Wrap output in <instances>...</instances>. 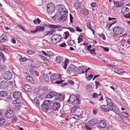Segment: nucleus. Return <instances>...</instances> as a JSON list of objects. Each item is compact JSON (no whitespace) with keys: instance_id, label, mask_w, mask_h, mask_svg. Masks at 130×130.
I'll return each mask as SVG.
<instances>
[{"instance_id":"f704fd0d","label":"nucleus","mask_w":130,"mask_h":130,"mask_svg":"<svg viewBox=\"0 0 130 130\" xmlns=\"http://www.w3.org/2000/svg\"><path fill=\"white\" fill-rule=\"evenodd\" d=\"M56 61L58 63H60L63 61V58L60 56H58L57 57Z\"/></svg>"},{"instance_id":"8fccbe9b","label":"nucleus","mask_w":130,"mask_h":130,"mask_svg":"<svg viewBox=\"0 0 130 130\" xmlns=\"http://www.w3.org/2000/svg\"><path fill=\"white\" fill-rule=\"evenodd\" d=\"M78 104H75V105L71 109V110L75 111L77 110Z\"/></svg>"},{"instance_id":"052dcab7","label":"nucleus","mask_w":130,"mask_h":130,"mask_svg":"<svg viewBox=\"0 0 130 130\" xmlns=\"http://www.w3.org/2000/svg\"><path fill=\"white\" fill-rule=\"evenodd\" d=\"M124 17L126 18H129L130 17V13H128V14L126 13L124 14Z\"/></svg>"},{"instance_id":"9b49d317","label":"nucleus","mask_w":130,"mask_h":130,"mask_svg":"<svg viewBox=\"0 0 130 130\" xmlns=\"http://www.w3.org/2000/svg\"><path fill=\"white\" fill-rule=\"evenodd\" d=\"M77 73L78 74H80L84 73V72H87L86 70V67L84 66H81L79 67L76 70Z\"/></svg>"},{"instance_id":"ea45409f","label":"nucleus","mask_w":130,"mask_h":130,"mask_svg":"<svg viewBox=\"0 0 130 130\" xmlns=\"http://www.w3.org/2000/svg\"><path fill=\"white\" fill-rule=\"evenodd\" d=\"M121 115L123 116L128 118L129 117V115L128 113L125 111L121 112Z\"/></svg>"},{"instance_id":"49530a36","label":"nucleus","mask_w":130,"mask_h":130,"mask_svg":"<svg viewBox=\"0 0 130 130\" xmlns=\"http://www.w3.org/2000/svg\"><path fill=\"white\" fill-rule=\"evenodd\" d=\"M101 92H100V94L99 95L97 93H95L93 94L92 96L93 98H96L98 97L99 96L101 95Z\"/></svg>"},{"instance_id":"6ab92c4d","label":"nucleus","mask_w":130,"mask_h":130,"mask_svg":"<svg viewBox=\"0 0 130 130\" xmlns=\"http://www.w3.org/2000/svg\"><path fill=\"white\" fill-rule=\"evenodd\" d=\"M7 83L4 81H2L0 83V88L1 89H5L7 87Z\"/></svg>"},{"instance_id":"cd10ccee","label":"nucleus","mask_w":130,"mask_h":130,"mask_svg":"<svg viewBox=\"0 0 130 130\" xmlns=\"http://www.w3.org/2000/svg\"><path fill=\"white\" fill-rule=\"evenodd\" d=\"M81 12L86 15H88L89 13L88 10L86 9H81L80 10Z\"/></svg>"},{"instance_id":"473e14b6","label":"nucleus","mask_w":130,"mask_h":130,"mask_svg":"<svg viewBox=\"0 0 130 130\" xmlns=\"http://www.w3.org/2000/svg\"><path fill=\"white\" fill-rule=\"evenodd\" d=\"M21 102L18 99H17L13 101V104H14V105L15 106L17 107L19 106L21 104Z\"/></svg>"},{"instance_id":"774afa93","label":"nucleus","mask_w":130,"mask_h":130,"mask_svg":"<svg viewBox=\"0 0 130 130\" xmlns=\"http://www.w3.org/2000/svg\"><path fill=\"white\" fill-rule=\"evenodd\" d=\"M64 82L63 80H60L55 82V83L57 84H59L62 83Z\"/></svg>"},{"instance_id":"f03ea898","label":"nucleus","mask_w":130,"mask_h":130,"mask_svg":"<svg viewBox=\"0 0 130 130\" xmlns=\"http://www.w3.org/2000/svg\"><path fill=\"white\" fill-rule=\"evenodd\" d=\"M68 102V103H72L74 105L79 104L80 103L78 98L74 94L71 95L70 96Z\"/></svg>"},{"instance_id":"de8ad7c7","label":"nucleus","mask_w":130,"mask_h":130,"mask_svg":"<svg viewBox=\"0 0 130 130\" xmlns=\"http://www.w3.org/2000/svg\"><path fill=\"white\" fill-rule=\"evenodd\" d=\"M64 34L65 35V37L64 38L65 39H67L69 37V32L68 31H66L64 32Z\"/></svg>"},{"instance_id":"a19ab883","label":"nucleus","mask_w":130,"mask_h":130,"mask_svg":"<svg viewBox=\"0 0 130 130\" xmlns=\"http://www.w3.org/2000/svg\"><path fill=\"white\" fill-rule=\"evenodd\" d=\"M65 28L69 30L72 33H74L75 32V30L74 28L71 27H66Z\"/></svg>"},{"instance_id":"2f4dec72","label":"nucleus","mask_w":130,"mask_h":130,"mask_svg":"<svg viewBox=\"0 0 130 130\" xmlns=\"http://www.w3.org/2000/svg\"><path fill=\"white\" fill-rule=\"evenodd\" d=\"M48 107L47 106L42 104L41 105L42 110L44 112H46L48 110Z\"/></svg>"},{"instance_id":"e2e57ef3","label":"nucleus","mask_w":130,"mask_h":130,"mask_svg":"<svg viewBox=\"0 0 130 130\" xmlns=\"http://www.w3.org/2000/svg\"><path fill=\"white\" fill-rule=\"evenodd\" d=\"M47 54L48 55H47V56L50 57L51 56H52L53 55V53L51 52H47Z\"/></svg>"},{"instance_id":"9d476101","label":"nucleus","mask_w":130,"mask_h":130,"mask_svg":"<svg viewBox=\"0 0 130 130\" xmlns=\"http://www.w3.org/2000/svg\"><path fill=\"white\" fill-rule=\"evenodd\" d=\"M12 76V73L10 71H7L4 74V77L5 79L9 80L11 79Z\"/></svg>"},{"instance_id":"aec40b11","label":"nucleus","mask_w":130,"mask_h":130,"mask_svg":"<svg viewBox=\"0 0 130 130\" xmlns=\"http://www.w3.org/2000/svg\"><path fill=\"white\" fill-rule=\"evenodd\" d=\"M100 108L101 110L103 111L107 112L110 110V109L106 105H103L100 106Z\"/></svg>"},{"instance_id":"0e129e2a","label":"nucleus","mask_w":130,"mask_h":130,"mask_svg":"<svg viewBox=\"0 0 130 130\" xmlns=\"http://www.w3.org/2000/svg\"><path fill=\"white\" fill-rule=\"evenodd\" d=\"M91 6L93 7H95L96 6V3L95 2H93L91 5Z\"/></svg>"},{"instance_id":"680f3d73","label":"nucleus","mask_w":130,"mask_h":130,"mask_svg":"<svg viewBox=\"0 0 130 130\" xmlns=\"http://www.w3.org/2000/svg\"><path fill=\"white\" fill-rule=\"evenodd\" d=\"M42 90L43 91H46L48 90V87L45 86L42 88Z\"/></svg>"},{"instance_id":"1a4fd4ad","label":"nucleus","mask_w":130,"mask_h":130,"mask_svg":"<svg viewBox=\"0 0 130 130\" xmlns=\"http://www.w3.org/2000/svg\"><path fill=\"white\" fill-rule=\"evenodd\" d=\"M14 114L13 110L9 109L7 110L5 113V116L7 118H10L13 116Z\"/></svg>"},{"instance_id":"bb28decb","label":"nucleus","mask_w":130,"mask_h":130,"mask_svg":"<svg viewBox=\"0 0 130 130\" xmlns=\"http://www.w3.org/2000/svg\"><path fill=\"white\" fill-rule=\"evenodd\" d=\"M24 90L28 92L30 91L31 90V88L30 86L27 84H25L23 87Z\"/></svg>"},{"instance_id":"b1692460","label":"nucleus","mask_w":130,"mask_h":130,"mask_svg":"<svg viewBox=\"0 0 130 130\" xmlns=\"http://www.w3.org/2000/svg\"><path fill=\"white\" fill-rule=\"evenodd\" d=\"M57 94V93L55 92H50L46 95V98L49 99L52 98L55 96Z\"/></svg>"},{"instance_id":"79ce46f5","label":"nucleus","mask_w":130,"mask_h":130,"mask_svg":"<svg viewBox=\"0 0 130 130\" xmlns=\"http://www.w3.org/2000/svg\"><path fill=\"white\" fill-rule=\"evenodd\" d=\"M5 120L3 117H0V125L3 124L5 122Z\"/></svg>"},{"instance_id":"f8f14e48","label":"nucleus","mask_w":130,"mask_h":130,"mask_svg":"<svg viewBox=\"0 0 130 130\" xmlns=\"http://www.w3.org/2000/svg\"><path fill=\"white\" fill-rule=\"evenodd\" d=\"M97 125L99 127L104 128L106 126V123L104 120H100L98 122Z\"/></svg>"},{"instance_id":"864d4df0","label":"nucleus","mask_w":130,"mask_h":130,"mask_svg":"<svg viewBox=\"0 0 130 130\" xmlns=\"http://www.w3.org/2000/svg\"><path fill=\"white\" fill-rule=\"evenodd\" d=\"M126 43H127V44L128 45L130 44V36L128 37L126 39V41H125Z\"/></svg>"},{"instance_id":"4c0bfd02","label":"nucleus","mask_w":130,"mask_h":130,"mask_svg":"<svg viewBox=\"0 0 130 130\" xmlns=\"http://www.w3.org/2000/svg\"><path fill=\"white\" fill-rule=\"evenodd\" d=\"M86 24L87 28L91 30L93 34V33L95 31L94 30H93L91 28L92 26L91 25L90 23L89 22H87V23Z\"/></svg>"},{"instance_id":"37998d69","label":"nucleus","mask_w":130,"mask_h":130,"mask_svg":"<svg viewBox=\"0 0 130 130\" xmlns=\"http://www.w3.org/2000/svg\"><path fill=\"white\" fill-rule=\"evenodd\" d=\"M95 50V48L92 50H89V51H90L91 54H92V55L94 56L96 55V53L94 52Z\"/></svg>"},{"instance_id":"393cba45","label":"nucleus","mask_w":130,"mask_h":130,"mask_svg":"<svg viewBox=\"0 0 130 130\" xmlns=\"http://www.w3.org/2000/svg\"><path fill=\"white\" fill-rule=\"evenodd\" d=\"M129 11V9L128 7L124 6L122 8L121 12L122 14H124L126 13H127Z\"/></svg>"},{"instance_id":"a878e982","label":"nucleus","mask_w":130,"mask_h":130,"mask_svg":"<svg viewBox=\"0 0 130 130\" xmlns=\"http://www.w3.org/2000/svg\"><path fill=\"white\" fill-rule=\"evenodd\" d=\"M31 67L33 68H38L40 67L39 64L37 61H34L31 64Z\"/></svg>"},{"instance_id":"dca6fc26","label":"nucleus","mask_w":130,"mask_h":130,"mask_svg":"<svg viewBox=\"0 0 130 130\" xmlns=\"http://www.w3.org/2000/svg\"><path fill=\"white\" fill-rule=\"evenodd\" d=\"M97 122V121L96 119H93L89 121L87 123V124L89 126H93L96 124Z\"/></svg>"},{"instance_id":"09e8293b","label":"nucleus","mask_w":130,"mask_h":130,"mask_svg":"<svg viewBox=\"0 0 130 130\" xmlns=\"http://www.w3.org/2000/svg\"><path fill=\"white\" fill-rule=\"evenodd\" d=\"M0 48L2 50L5 52L7 51V49L5 46L3 45H0Z\"/></svg>"},{"instance_id":"5701e85b","label":"nucleus","mask_w":130,"mask_h":130,"mask_svg":"<svg viewBox=\"0 0 130 130\" xmlns=\"http://www.w3.org/2000/svg\"><path fill=\"white\" fill-rule=\"evenodd\" d=\"M64 97L63 94H57L56 95L55 99L56 100L59 99L60 100L62 101L64 100Z\"/></svg>"},{"instance_id":"0eeeda50","label":"nucleus","mask_w":130,"mask_h":130,"mask_svg":"<svg viewBox=\"0 0 130 130\" xmlns=\"http://www.w3.org/2000/svg\"><path fill=\"white\" fill-rule=\"evenodd\" d=\"M61 38L60 35L55 34L52 36L51 40L53 43L55 44L59 41Z\"/></svg>"},{"instance_id":"423d86ee","label":"nucleus","mask_w":130,"mask_h":130,"mask_svg":"<svg viewBox=\"0 0 130 130\" xmlns=\"http://www.w3.org/2000/svg\"><path fill=\"white\" fill-rule=\"evenodd\" d=\"M113 30L115 34L116 35L122 34L124 31V30L123 27L119 26L115 27L113 28Z\"/></svg>"},{"instance_id":"c85d7f7f","label":"nucleus","mask_w":130,"mask_h":130,"mask_svg":"<svg viewBox=\"0 0 130 130\" xmlns=\"http://www.w3.org/2000/svg\"><path fill=\"white\" fill-rule=\"evenodd\" d=\"M86 91L88 92H90L93 89V87L90 85H86Z\"/></svg>"},{"instance_id":"69168bd1","label":"nucleus","mask_w":130,"mask_h":130,"mask_svg":"<svg viewBox=\"0 0 130 130\" xmlns=\"http://www.w3.org/2000/svg\"><path fill=\"white\" fill-rule=\"evenodd\" d=\"M77 40H78V43H79L80 42H81L83 41V39L81 38H80L79 36L78 37Z\"/></svg>"},{"instance_id":"a211bd4d","label":"nucleus","mask_w":130,"mask_h":130,"mask_svg":"<svg viewBox=\"0 0 130 130\" xmlns=\"http://www.w3.org/2000/svg\"><path fill=\"white\" fill-rule=\"evenodd\" d=\"M13 97L16 99H18L21 96V93L19 91H16L13 93Z\"/></svg>"},{"instance_id":"bf43d9fd","label":"nucleus","mask_w":130,"mask_h":130,"mask_svg":"<svg viewBox=\"0 0 130 130\" xmlns=\"http://www.w3.org/2000/svg\"><path fill=\"white\" fill-rule=\"evenodd\" d=\"M75 29L76 30L78 31L79 32H81L82 31V30L79 28V27L78 26H77L75 27Z\"/></svg>"},{"instance_id":"3c124183","label":"nucleus","mask_w":130,"mask_h":130,"mask_svg":"<svg viewBox=\"0 0 130 130\" xmlns=\"http://www.w3.org/2000/svg\"><path fill=\"white\" fill-rule=\"evenodd\" d=\"M27 52L28 54L29 55L34 54L35 53L34 51L31 50L30 49Z\"/></svg>"},{"instance_id":"4d7b16f0","label":"nucleus","mask_w":130,"mask_h":130,"mask_svg":"<svg viewBox=\"0 0 130 130\" xmlns=\"http://www.w3.org/2000/svg\"><path fill=\"white\" fill-rule=\"evenodd\" d=\"M100 37H102V39L104 40H105L106 39V37L105 36V35L103 34H102L101 35H99V34Z\"/></svg>"},{"instance_id":"6e6552de","label":"nucleus","mask_w":130,"mask_h":130,"mask_svg":"<svg viewBox=\"0 0 130 130\" xmlns=\"http://www.w3.org/2000/svg\"><path fill=\"white\" fill-rule=\"evenodd\" d=\"M115 71L118 74L120 75L123 74V75L125 76L124 77V78L127 77V75H128L129 74V73L124 72L123 69L121 68L116 69Z\"/></svg>"},{"instance_id":"f3484780","label":"nucleus","mask_w":130,"mask_h":130,"mask_svg":"<svg viewBox=\"0 0 130 130\" xmlns=\"http://www.w3.org/2000/svg\"><path fill=\"white\" fill-rule=\"evenodd\" d=\"M67 70L68 73L70 74H71V73L73 72L75 70L74 66L73 64L70 65L68 67Z\"/></svg>"},{"instance_id":"2eb2a0df","label":"nucleus","mask_w":130,"mask_h":130,"mask_svg":"<svg viewBox=\"0 0 130 130\" xmlns=\"http://www.w3.org/2000/svg\"><path fill=\"white\" fill-rule=\"evenodd\" d=\"M67 14L68 12L61 13V16L59 19V21L61 22H63L66 21L67 19Z\"/></svg>"},{"instance_id":"a18cd8bd","label":"nucleus","mask_w":130,"mask_h":130,"mask_svg":"<svg viewBox=\"0 0 130 130\" xmlns=\"http://www.w3.org/2000/svg\"><path fill=\"white\" fill-rule=\"evenodd\" d=\"M39 56H40L41 58L45 62H47V59L44 56L41 55H39Z\"/></svg>"},{"instance_id":"c9c22d12","label":"nucleus","mask_w":130,"mask_h":130,"mask_svg":"<svg viewBox=\"0 0 130 130\" xmlns=\"http://www.w3.org/2000/svg\"><path fill=\"white\" fill-rule=\"evenodd\" d=\"M36 28L37 29L38 31L39 32L43 31L44 29V27L43 26H37L36 27Z\"/></svg>"},{"instance_id":"4468645a","label":"nucleus","mask_w":130,"mask_h":130,"mask_svg":"<svg viewBox=\"0 0 130 130\" xmlns=\"http://www.w3.org/2000/svg\"><path fill=\"white\" fill-rule=\"evenodd\" d=\"M60 106L59 103L57 102H55L53 103L52 105V109L54 111H56L58 110Z\"/></svg>"},{"instance_id":"f257e3e1","label":"nucleus","mask_w":130,"mask_h":130,"mask_svg":"<svg viewBox=\"0 0 130 130\" xmlns=\"http://www.w3.org/2000/svg\"><path fill=\"white\" fill-rule=\"evenodd\" d=\"M106 101L107 105L109 107L111 110L114 112L116 114H118L119 113V109L115 104L113 103L111 100L108 98L107 97L106 98Z\"/></svg>"},{"instance_id":"58836bf2","label":"nucleus","mask_w":130,"mask_h":130,"mask_svg":"<svg viewBox=\"0 0 130 130\" xmlns=\"http://www.w3.org/2000/svg\"><path fill=\"white\" fill-rule=\"evenodd\" d=\"M69 59H66L64 62V63L63 65V68L65 69H66L67 66L68 65V64L69 62Z\"/></svg>"},{"instance_id":"72a5a7b5","label":"nucleus","mask_w":130,"mask_h":130,"mask_svg":"<svg viewBox=\"0 0 130 130\" xmlns=\"http://www.w3.org/2000/svg\"><path fill=\"white\" fill-rule=\"evenodd\" d=\"M8 94L7 92L5 91H2L0 92V96L4 97L6 96Z\"/></svg>"},{"instance_id":"7ed1b4c3","label":"nucleus","mask_w":130,"mask_h":130,"mask_svg":"<svg viewBox=\"0 0 130 130\" xmlns=\"http://www.w3.org/2000/svg\"><path fill=\"white\" fill-rule=\"evenodd\" d=\"M59 11L57 14H56L54 17L56 19H59L58 15L60 14L61 15V13H64L66 12H68L67 10H66L65 6L62 5H60L58 9Z\"/></svg>"},{"instance_id":"6e6d98bb","label":"nucleus","mask_w":130,"mask_h":130,"mask_svg":"<svg viewBox=\"0 0 130 130\" xmlns=\"http://www.w3.org/2000/svg\"><path fill=\"white\" fill-rule=\"evenodd\" d=\"M95 89H96L100 87V85L98 82L97 81H95Z\"/></svg>"},{"instance_id":"412c9836","label":"nucleus","mask_w":130,"mask_h":130,"mask_svg":"<svg viewBox=\"0 0 130 130\" xmlns=\"http://www.w3.org/2000/svg\"><path fill=\"white\" fill-rule=\"evenodd\" d=\"M113 3L115 6L116 7H121L124 5L123 2L119 1H115L113 2Z\"/></svg>"},{"instance_id":"7c9ffc66","label":"nucleus","mask_w":130,"mask_h":130,"mask_svg":"<svg viewBox=\"0 0 130 130\" xmlns=\"http://www.w3.org/2000/svg\"><path fill=\"white\" fill-rule=\"evenodd\" d=\"M52 103V101L50 100H45L43 102V104L45 105L48 106H50L51 103Z\"/></svg>"},{"instance_id":"13d9d810","label":"nucleus","mask_w":130,"mask_h":130,"mask_svg":"<svg viewBox=\"0 0 130 130\" xmlns=\"http://www.w3.org/2000/svg\"><path fill=\"white\" fill-rule=\"evenodd\" d=\"M34 101L35 103L37 105H39V104L38 102V100L37 98H35L34 100Z\"/></svg>"},{"instance_id":"e433bc0d","label":"nucleus","mask_w":130,"mask_h":130,"mask_svg":"<svg viewBox=\"0 0 130 130\" xmlns=\"http://www.w3.org/2000/svg\"><path fill=\"white\" fill-rule=\"evenodd\" d=\"M81 4L80 3L78 2L75 3L74 5V8L76 9L81 7Z\"/></svg>"},{"instance_id":"5fc2aeb1","label":"nucleus","mask_w":130,"mask_h":130,"mask_svg":"<svg viewBox=\"0 0 130 130\" xmlns=\"http://www.w3.org/2000/svg\"><path fill=\"white\" fill-rule=\"evenodd\" d=\"M43 77L44 78V79L46 81H48L49 80V78L45 74H43Z\"/></svg>"},{"instance_id":"ddd939ff","label":"nucleus","mask_w":130,"mask_h":130,"mask_svg":"<svg viewBox=\"0 0 130 130\" xmlns=\"http://www.w3.org/2000/svg\"><path fill=\"white\" fill-rule=\"evenodd\" d=\"M60 78V75L59 74H54L50 76L51 81H54Z\"/></svg>"},{"instance_id":"338daca9","label":"nucleus","mask_w":130,"mask_h":130,"mask_svg":"<svg viewBox=\"0 0 130 130\" xmlns=\"http://www.w3.org/2000/svg\"><path fill=\"white\" fill-rule=\"evenodd\" d=\"M27 59L25 58H21L20 59L21 61L22 62H25L27 60Z\"/></svg>"},{"instance_id":"39448f33","label":"nucleus","mask_w":130,"mask_h":130,"mask_svg":"<svg viewBox=\"0 0 130 130\" xmlns=\"http://www.w3.org/2000/svg\"><path fill=\"white\" fill-rule=\"evenodd\" d=\"M55 6L54 4L52 3L48 4L47 6V10L48 13L51 14L55 11Z\"/></svg>"},{"instance_id":"c756f323","label":"nucleus","mask_w":130,"mask_h":130,"mask_svg":"<svg viewBox=\"0 0 130 130\" xmlns=\"http://www.w3.org/2000/svg\"><path fill=\"white\" fill-rule=\"evenodd\" d=\"M25 76L26 79L28 81H29V82L31 83H33V81L32 78L29 75H28L26 73H25Z\"/></svg>"},{"instance_id":"603ef678","label":"nucleus","mask_w":130,"mask_h":130,"mask_svg":"<svg viewBox=\"0 0 130 130\" xmlns=\"http://www.w3.org/2000/svg\"><path fill=\"white\" fill-rule=\"evenodd\" d=\"M93 75L92 74H91L89 75H88L86 78L87 80H90L93 77Z\"/></svg>"},{"instance_id":"20e7f679","label":"nucleus","mask_w":130,"mask_h":130,"mask_svg":"<svg viewBox=\"0 0 130 130\" xmlns=\"http://www.w3.org/2000/svg\"><path fill=\"white\" fill-rule=\"evenodd\" d=\"M50 27L51 28H53V29L50 30L49 31L46 32L44 33V35L45 36L47 35H52L55 30L54 29H57L61 28V26L59 25H50Z\"/></svg>"},{"instance_id":"c03bdc74","label":"nucleus","mask_w":130,"mask_h":130,"mask_svg":"<svg viewBox=\"0 0 130 130\" xmlns=\"http://www.w3.org/2000/svg\"><path fill=\"white\" fill-rule=\"evenodd\" d=\"M33 22L35 24H37V23H40L41 22V21L39 18H37L36 19L34 20Z\"/></svg>"},{"instance_id":"4be33fe9","label":"nucleus","mask_w":130,"mask_h":130,"mask_svg":"<svg viewBox=\"0 0 130 130\" xmlns=\"http://www.w3.org/2000/svg\"><path fill=\"white\" fill-rule=\"evenodd\" d=\"M7 38L6 34L5 33L3 34L0 37V41L2 42H5L7 40Z\"/></svg>"}]
</instances>
